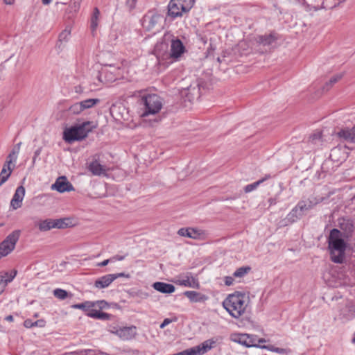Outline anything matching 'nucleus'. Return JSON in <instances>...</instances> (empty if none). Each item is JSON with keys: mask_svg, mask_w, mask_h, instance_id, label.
Segmentation results:
<instances>
[{"mask_svg": "<svg viewBox=\"0 0 355 355\" xmlns=\"http://www.w3.org/2000/svg\"><path fill=\"white\" fill-rule=\"evenodd\" d=\"M139 104L141 107V117L153 116V123H158L160 121L161 118L156 116V114L159 112L163 106V101L160 96L155 94H146L141 91L138 92Z\"/></svg>", "mask_w": 355, "mask_h": 355, "instance_id": "f257e3e1", "label": "nucleus"}, {"mask_svg": "<svg viewBox=\"0 0 355 355\" xmlns=\"http://www.w3.org/2000/svg\"><path fill=\"white\" fill-rule=\"evenodd\" d=\"M342 232L338 229L331 230L328 237V248L333 262L342 263L345 259L347 243Z\"/></svg>", "mask_w": 355, "mask_h": 355, "instance_id": "f03ea898", "label": "nucleus"}, {"mask_svg": "<svg viewBox=\"0 0 355 355\" xmlns=\"http://www.w3.org/2000/svg\"><path fill=\"white\" fill-rule=\"evenodd\" d=\"M171 41L170 57L178 58L184 52L185 48L180 39L175 38L172 35L167 33L163 37V41L155 45V51L157 55H162L168 49V43L166 40Z\"/></svg>", "mask_w": 355, "mask_h": 355, "instance_id": "7ed1b4c3", "label": "nucleus"}, {"mask_svg": "<svg viewBox=\"0 0 355 355\" xmlns=\"http://www.w3.org/2000/svg\"><path fill=\"white\" fill-rule=\"evenodd\" d=\"M96 128L92 121H85L73 125L64 131L63 139L68 143L85 139L88 133Z\"/></svg>", "mask_w": 355, "mask_h": 355, "instance_id": "20e7f679", "label": "nucleus"}, {"mask_svg": "<svg viewBox=\"0 0 355 355\" xmlns=\"http://www.w3.org/2000/svg\"><path fill=\"white\" fill-rule=\"evenodd\" d=\"M318 203L319 200L313 197L299 201L297 205L288 214V220L294 222L301 218Z\"/></svg>", "mask_w": 355, "mask_h": 355, "instance_id": "39448f33", "label": "nucleus"}, {"mask_svg": "<svg viewBox=\"0 0 355 355\" xmlns=\"http://www.w3.org/2000/svg\"><path fill=\"white\" fill-rule=\"evenodd\" d=\"M223 306L232 317L239 318L244 312L243 294L230 295L223 302Z\"/></svg>", "mask_w": 355, "mask_h": 355, "instance_id": "423d86ee", "label": "nucleus"}, {"mask_svg": "<svg viewBox=\"0 0 355 355\" xmlns=\"http://www.w3.org/2000/svg\"><path fill=\"white\" fill-rule=\"evenodd\" d=\"M164 17L155 10L148 11L142 19V26L146 31L155 32L162 27Z\"/></svg>", "mask_w": 355, "mask_h": 355, "instance_id": "0eeeda50", "label": "nucleus"}, {"mask_svg": "<svg viewBox=\"0 0 355 355\" xmlns=\"http://www.w3.org/2000/svg\"><path fill=\"white\" fill-rule=\"evenodd\" d=\"M20 233V230L13 231L0 243V259L8 255L15 249Z\"/></svg>", "mask_w": 355, "mask_h": 355, "instance_id": "6e6552de", "label": "nucleus"}, {"mask_svg": "<svg viewBox=\"0 0 355 355\" xmlns=\"http://www.w3.org/2000/svg\"><path fill=\"white\" fill-rule=\"evenodd\" d=\"M192 6H186L182 0H171L168 6V14L175 18L181 17L183 12H187Z\"/></svg>", "mask_w": 355, "mask_h": 355, "instance_id": "1a4fd4ad", "label": "nucleus"}, {"mask_svg": "<svg viewBox=\"0 0 355 355\" xmlns=\"http://www.w3.org/2000/svg\"><path fill=\"white\" fill-rule=\"evenodd\" d=\"M217 340L214 338L204 341L201 345L188 349L190 355H202L216 346Z\"/></svg>", "mask_w": 355, "mask_h": 355, "instance_id": "9d476101", "label": "nucleus"}, {"mask_svg": "<svg viewBox=\"0 0 355 355\" xmlns=\"http://www.w3.org/2000/svg\"><path fill=\"white\" fill-rule=\"evenodd\" d=\"M51 189L60 193L74 190L73 185L67 180L65 176L59 177L55 182L51 185Z\"/></svg>", "mask_w": 355, "mask_h": 355, "instance_id": "9b49d317", "label": "nucleus"}, {"mask_svg": "<svg viewBox=\"0 0 355 355\" xmlns=\"http://www.w3.org/2000/svg\"><path fill=\"white\" fill-rule=\"evenodd\" d=\"M340 140L348 143H355V125L352 128H343L336 132Z\"/></svg>", "mask_w": 355, "mask_h": 355, "instance_id": "f8f14e48", "label": "nucleus"}, {"mask_svg": "<svg viewBox=\"0 0 355 355\" xmlns=\"http://www.w3.org/2000/svg\"><path fill=\"white\" fill-rule=\"evenodd\" d=\"M24 196L25 188L23 186L18 187L10 201V207L15 210L18 208H20L22 205V201Z\"/></svg>", "mask_w": 355, "mask_h": 355, "instance_id": "ddd939ff", "label": "nucleus"}, {"mask_svg": "<svg viewBox=\"0 0 355 355\" xmlns=\"http://www.w3.org/2000/svg\"><path fill=\"white\" fill-rule=\"evenodd\" d=\"M115 334L123 340H131L137 334L136 327H125L116 329Z\"/></svg>", "mask_w": 355, "mask_h": 355, "instance_id": "4468645a", "label": "nucleus"}, {"mask_svg": "<svg viewBox=\"0 0 355 355\" xmlns=\"http://www.w3.org/2000/svg\"><path fill=\"white\" fill-rule=\"evenodd\" d=\"M88 169L94 175L100 176L107 175V168L101 164L97 159H94L89 163Z\"/></svg>", "mask_w": 355, "mask_h": 355, "instance_id": "2eb2a0df", "label": "nucleus"}, {"mask_svg": "<svg viewBox=\"0 0 355 355\" xmlns=\"http://www.w3.org/2000/svg\"><path fill=\"white\" fill-rule=\"evenodd\" d=\"M71 35V28L66 27L58 36V40L56 44V48L60 51H62L65 47L66 44L69 42Z\"/></svg>", "mask_w": 355, "mask_h": 355, "instance_id": "dca6fc26", "label": "nucleus"}, {"mask_svg": "<svg viewBox=\"0 0 355 355\" xmlns=\"http://www.w3.org/2000/svg\"><path fill=\"white\" fill-rule=\"evenodd\" d=\"M178 234L181 236L191 238L193 239H198L203 232L199 230L194 228H180Z\"/></svg>", "mask_w": 355, "mask_h": 355, "instance_id": "f3484780", "label": "nucleus"}, {"mask_svg": "<svg viewBox=\"0 0 355 355\" xmlns=\"http://www.w3.org/2000/svg\"><path fill=\"white\" fill-rule=\"evenodd\" d=\"M153 288L155 290L165 294L172 293L175 290V288L173 284L161 282H155L153 284Z\"/></svg>", "mask_w": 355, "mask_h": 355, "instance_id": "a211bd4d", "label": "nucleus"}, {"mask_svg": "<svg viewBox=\"0 0 355 355\" xmlns=\"http://www.w3.org/2000/svg\"><path fill=\"white\" fill-rule=\"evenodd\" d=\"M116 279L111 274L104 275L95 281V286L98 288H104L107 287L112 282Z\"/></svg>", "mask_w": 355, "mask_h": 355, "instance_id": "6ab92c4d", "label": "nucleus"}, {"mask_svg": "<svg viewBox=\"0 0 355 355\" xmlns=\"http://www.w3.org/2000/svg\"><path fill=\"white\" fill-rule=\"evenodd\" d=\"M245 347H258L261 348L260 343H266V340L263 338H259L257 336L245 334Z\"/></svg>", "mask_w": 355, "mask_h": 355, "instance_id": "aec40b11", "label": "nucleus"}, {"mask_svg": "<svg viewBox=\"0 0 355 355\" xmlns=\"http://www.w3.org/2000/svg\"><path fill=\"white\" fill-rule=\"evenodd\" d=\"M12 164V163L8 162V160H6L3 164V168L0 173V180H1V183L6 182L10 177L15 166V164H13L12 167H11Z\"/></svg>", "mask_w": 355, "mask_h": 355, "instance_id": "412c9836", "label": "nucleus"}, {"mask_svg": "<svg viewBox=\"0 0 355 355\" xmlns=\"http://www.w3.org/2000/svg\"><path fill=\"white\" fill-rule=\"evenodd\" d=\"M340 227L343 231L342 233L344 236L347 237L348 235L354 230V225L349 219L343 218L340 220Z\"/></svg>", "mask_w": 355, "mask_h": 355, "instance_id": "4be33fe9", "label": "nucleus"}, {"mask_svg": "<svg viewBox=\"0 0 355 355\" xmlns=\"http://www.w3.org/2000/svg\"><path fill=\"white\" fill-rule=\"evenodd\" d=\"M184 295L192 302H204L207 299L205 295L194 291H185Z\"/></svg>", "mask_w": 355, "mask_h": 355, "instance_id": "5701e85b", "label": "nucleus"}, {"mask_svg": "<svg viewBox=\"0 0 355 355\" xmlns=\"http://www.w3.org/2000/svg\"><path fill=\"white\" fill-rule=\"evenodd\" d=\"M87 315L93 318L99 319L102 320H107L110 319V315L108 313L101 312L96 308H91L89 312L87 313Z\"/></svg>", "mask_w": 355, "mask_h": 355, "instance_id": "b1692460", "label": "nucleus"}, {"mask_svg": "<svg viewBox=\"0 0 355 355\" xmlns=\"http://www.w3.org/2000/svg\"><path fill=\"white\" fill-rule=\"evenodd\" d=\"M270 178V175H266L264 178L259 180L258 181L246 185L245 186V193L251 192V191L255 190L261 184H262L263 182H265L266 180H267Z\"/></svg>", "mask_w": 355, "mask_h": 355, "instance_id": "393cba45", "label": "nucleus"}, {"mask_svg": "<svg viewBox=\"0 0 355 355\" xmlns=\"http://www.w3.org/2000/svg\"><path fill=\"white\" fill-rule=\"evenodd\" d=\"M21 144V143L19 142L14 146L12 151L10 153V154L7 157L6 160H8V162L12 163V162H16L17 155L20 150Z\"/></svg>", "mask_w": 355, "mask_h": 355, "instance_id": "a878e982", "label": "nucleus"}, {"mask_svg": "<svg viewBox=\"0 0 355 355\" xmlns=\"http://www.w3.org/2000/svg\"><path fill=\"white\" fill-rule=\"evenodd\" d=\"M21 144V143L19 142L14 146L12 151L10 153V154L7 157L6 160H8V162L12 163V162H16L17 155L20 150Z\"/></svg>", "mask_w": 355, "mask_h": 355, "instance_id": "bb28decb", "label": "nucleus"}, {"mask_svg": "<svg viewBox=\"0 0 355 355\" xmlns=\"http://www.w3.org/2000/svg\"><path fill=\"white\" fill-rule=\"evenodd\" d=\"M21 144V143L19 142L14 146L12 151L10 153V154L7 157L6 160H8V162L12 163V162H16L17 155L20 150Z\"/></svg>", "mask_w": 355, "mask_h": 355, "instance_id": "cd10ccee", "label": "nucleus"}, {"mask_svg": "<svg viewBox=\"0 0 355 355\" xmlns=\"http://www.w3.org/2000/svg\"><path fill=\"white\" fill-rule=\"evenodd\" d=\"M276 40L277 37L274 34L265 35L259 37V42L263 45H270Z\"/></svg>", "mask_w": 355, "mask_h": 355, "instance_id": "c85d7f7f", "label": "nucleus"}, {"mask_svg": "<svg viewBox=\"0 0 355 355\" xmlns=\"http://www.w3.org/2000/svg\"><path fill=\"white\" fill-rule=\"evenodd\" d=\"M95 306H96V304H94V302H89V301H87V302H85L80 303V304H74L72 306V307L74 309L83 310L84 311L86 312V313L87 312H89V311L91 309V308H94Z\"/></svg>", "mask_w": 355, "mask_h": 355, "instance_id": "c756f323", "label": "nucleus"}, {"mask_svg": "<svg viewBox=\"0 0 355 355\" xmlns=\"http://www.w3.org/2000/svg\"><path fill=\"white\" fill-rule=\"evenodd\" d=\"M99 101L100 100L98 98H88L85 101H82L80 103L84 111L85 110L93 107L98 104Z\"/></svg>", "mask_w": 355, "mask_h": 355, "instance_id": "7c9ffc66", "label": "nucleus"}, {"mask_svg": "<svg viewBox=\"0 0 355 355\" xmlns=\"http://www.w3.org/2000/svg\"><path fill=\"white\" fill-rule=\"evenodd\" d=\"M16 273H17V272L15 271L14 275H12L10 274L9 277H8V272L0 273V286H3V288H4L5 286H6V284L8 282H10L13 279V278L16 275Z\"/></svg>", "mask_w": 355, "mask_h": 355, "instance_id": "2f4dec72", "label": "nucleus"}, {"mask_svg": "<svg viewBox=\"0 0 355 355\" xmlns=\"http://www.w3.org/2000/svg\"><path fill=\"white\" fill-rule=\"evenodd\" d=\"M38 227L41 231H48L53 228V220L46 219L42 220L38 224Z\"/></svg>", "mask_w": 355, "mask_h": 355, "instance_id": "473e14b6", "label": "nucleus"}, {"mask_svg": "<svg viewBox=\"0 0 355 355\" xmlns=\"http://www.w3.org/2000/svg\"><path fill=\"white\" fill-rule=\"evenodd\" d=\"M100 15L99 10L97 8L94 9L93 15L91 19V29L92 32L95 31L98 26V20Z\"/></svg>", "mask_w": 355, "mask_h": 355, "instance_id": "72a5a7b5", "label": "nucleus"}, {"mask_svg": "<svg viewBox=\"0 0 355 355\" xmlns=\"http://www.w3.org/2000/svg\"><path fill=\"white\" fill-rule=\"evenodd\" d=\"M261 348L266 349L270 352H276L279 354H284L288 353V350L286 349L276 347L273 345H263L262 347H261Z\"/></svg>", "mask_w": 355, "mask_h": 355, "instance_id": "f704fd0d", "label": "nucleus"}, {"mask_svg": "<svg viewBox=\"0 0 355 355\" xmlns=\"http://www.w3.org/2000/svg\"><path fill=\"white\" fill-rule=\"evenodd\" d=\"M322 139V133L320 131L313 132L309 137V141L313 144H318Z\"/></svg>", "mask_w": 355, "mask_h": 355, "instance_id": "c9c22d12", "label": "nucleus"}, {"mask_svg": "<svg viewBox=\"0 0 355 355\" xmlns=\"http://www.w3.org/2000/svg\"><path fill=\"white\" fill-rule=\"evenodd\" d=\"M53 295L60 300H64L68 297V293L63 289L56 288L53 291Z\"/></svg>", "mask_w": 355, "mask_h": 355, "instance_id": "e433bc0d", "label": "nucleus"}, {"mask_svg": "<svg viewBox=\"0 0 355 355\" xmlns=\"http://www.w3.org/2000/svg\"><path fill=\"white\" fill-rule=\"evenodd\" d=\"M193 281V278L185 276L182 279H178V283L181 286L191 287L192 286V282Z\"/></svg>", "mask_w": 355, "mask_h": 355, "instance_id": "4c0bfd02", "label": "nucleus"}, {"mask_svg": "<svg viewBox=\"0 0 355 355\" xmlns=\"http://www.w3.org/2000/svg\"><path fill=\"white\" fill-rule=\"evenodd\" d=\"M69 112L73 114L81 113L83 110L80 102L73 104L69 109Z\"/></svg>", "mask_w": 355, "mask_h": 355, "instance_id": "58836bf2", "label": "nucleus"}, {"mask_svg": "<svg viewBox=\"0 0 355 355\" xmlns=\"http://www.w3.org/2000/svg\"><path fill=\"white\" fill-rule=\"evenodd\" d=\"M68 224L66 219H56L53 220V228L64 229L67 227Z\"/></svg>", "mask_w": 355, "mask_h": 355, "instance_id": "ea45409f", "label": "nucleus"}, {"mask_svg": "<svg viewBox=\"0 0 355 355\" xmlns=\"http://www.w3.org/2000/svg\"><path fill=\"white\" fill-rule=\"evenodd\" d=\"M231 339L234 342L244 345V334H234L231 336Z\"/></svg>", "mask_w": 355, "mask_h": 355, "instance_id": "a19ab883", "label": "nucleus"}, {"mask_svg": "<svg viewBox=\"0 0 355 355\" xmlns=\"http://www.w3.org/2000/svg\"><path fill=\"white\" fill-rule=\"evenodd\" d=\"M82 0H71L70 8L72 11L77 12L80 6Z\"/></svg>", "mask_w": 355, "mask_h": 355, "instance_id": "79ce46f5", "label": "nucleus"}, {"mask_svg": "<svg viewBox=\"0 0 355 355\" xmlns=\"http://www.w3.org/2000/svg\"><path fill=\"white\" fill-rule=\"evenodd\" d=\"M342 74H336L330 78L329 81L327 83V86H331L334 83H337L342 78Z\"/></svg>", "mask_w": 355, "mask_h": 355, "instance_id": "37998d69", "label": "nucleus"}, {"mask_svg": "<svg viewBox=\"0 0 355 355\" xmlns=\"http://www.w3.org/2000/svg\"><path fill=\"white\" fill-rule=\"evenodd\" d=\"M177 318L174 317L173 318H165L162 323L160 324L159 327L161 329H164L166 325L169 324L170 323L173 322L177 321Z\"/></svg>", "mask_w": 355, "mask_h": 355, "instance_id": "c03bdc74", "label": "nucleus"}, {"mask_svg": "<svg viewBox=\"0 0 355 355\" xmlns=\"http://www.w3.org/2000/svg\"><path fill=\"white\" fill-rule=\"evenodd\" d=\"M94 302V304H96V306L94 308H98L100 309H105L108 306L107 303L104 300L96 301V302Z\"/></svg>", "mask_w": 355, "mask_h": 355, "instance_id": "a18cd8bd", "label": "nucleus"}, {"mask_svg": "<svg viewBox=\"0 0 355 355\" xmlns=\"http://www.w3.org/2000/svg\"><path fill=\"white\" fill-rule=\"evenodd\" d=\"M244 275V267L239 268L236 272L234 273V276L236 277H242Z\"/></svg>", "mask_w": 355, "mask_h": 355, "instance_id": "49530a36", "label": "nucleus"}, {"mask_svg": "<svg viewBox=\"0 0 355 355\" xmlns=\"http://www.w3.org/2000/svg\"><path fill=\"white\" fill-rule=\"evenodd\" d=\"M46 322L41 319L37 320L35 322H33V327H44L45 326Z\"/></svg>", "mask_w": 355, "mask_h": 355, "instance_id": "de8ad7c7", "label": "nucleus"}, {"mask_svg": "<svg viewBox=\"0 0 355 355\" xmlns=\"http://www.w3.org/2000/svg\"><path fill=\"white\" fill-rule=\"evenodd\" d=\"M112 275H113L114 277H116V279H117L118 277H126V278H130V275L129 274H125L124 272H120V273H116V274H111Z\"/></svg>", "mask_w": 355, "mask_h": 355, "instance_id": "09e8293b", "label": "nucleus"}, {"mask_svg": "<svg viewBox=\"0 0 355 355\" xmlns=\"http://www.w3.org/2000/svg\"><path fill=\"white\" fill-rule=\"evenodd\" d=\"M24 325L26 328H31L33 327V322L30 319H27L24 322Z\"/></svg>", "mask_w": 355, "mask_h": 355, "instance_id": "8fccbe9b", "label": "nucleus"}, {"mask_svg": "<svg viewBox=\"0 0 355 355\" xmlns=\"http://www.w3.org/2000/svg\"><path fill=\"white\" fill-rule=\"evenodd\" d=\"M234 278L232 277H225V284L227 286H231L233 284Z\"/></svg>", "mask_w": 355, "mask_h": 355, "instance_id": "3c124183", "label": "nucleus"}, {"mask_svg": "<svg viewBox=\"0 0 355 355\" xmlns=\"http://www.w3.org/2000/svg\"><path fill=\"white\" fill-rule=\"evenodd\" d=\"M110 262H112L111 259H108L104 260L102 262L98 263L96 264V266H98V267H103V266H107Z\"/></svg>", "mask_w": 355, "mask_h": 355, "instance_id": "603ef678", "label": "nucleus"}, {"mask_svg": "<svg viewBox=\"0 0 355 355\" xmlns=\"http://www.w3.org/2000/svg\"><path fill=\"white\" fill-rule=\"evenodd\" d=\"M110 259H111L112 262H114L116 261H122L125 259V256L115 255Z\"/></svg>", "mask_w": 355, "mask_h": 355, "instance_id": "864d4df0", "label": "nucleus"}, {"mask_svg": "<svg viewBox=\"0 0 355 355\" xmlns=\"http://www.w3.org/2000/svg\"><path fill=\"white\" fill-rule=\"evenodd\" d=\"M268 202L269 203V206L270 207L277 203V198H270L268 199Z\"/></svg>", "mask_w": 355, "mask_h": 355, "instance_id": "5fc2aeb1", "label": "nucleus"}, {"mask_svg": "<svg viewBox=\"0 0 355 355\" xmlns=\"http://www.w3.org/2000/svg\"><path fill=\"white\" fill-rule=\"evenodd\" d=\"M136 0H128V5L130 8H135Z\"/></svg>", "mask_w": 355, "mask_h": 355, "instance_id": "6e6d98bb", "label": "nucleus"}, {"mask_svg": "<svg viewBox=\"0 0 355 355\" xmlns=\"http://www.w3.org/2000/svg\"><path fill=\"white\" fill-rule=\"evenodd\" d=\"M40 153H41V149H37L35 152V155H34V157H33V162H35L36 157L40 154Z\"/></svg>", "mask_w": 355, "mask_h": 355, "instance_id": "4d7b16f0", "label": "nucleus"}, {"mask_svg": "<svg viewBox=\"0 0 355 355\" xmlns=\"http://www.w3.org/2000/svg\"><path fill=\"white\" fill-rule=\"evenodd\" d=\"M4 3L7 5H12L15 3V0H3Z\"/></svg>", "mask_w": 355, "mask_h": 355, "instance_id": "13d9d810", "label": "nucleus"}, {"mask_svg": "<svg viewBox=\"0 0 355 355\" xmlns=\"http://www.w3.org/2000/svg\"><path fill=\"white\" fill-rule=\"evenodd\" d=\"M5 320L8 321V322H12L13 321V317L12 315H8L5 318Z\"/></svg>", "mask_w": 355, "mask_h": 355, "instance_id": "bf43d9fd", "label": "nucleus"}, {"mask_svg": "<svg viewBox=\"0 0 355 355\" xmlns=\"http://www.w3.org/2000/svg\"><path fill=\"white\" fill-rule=\"evenodd\" d=\"M52 0H42V3L44 5H48L51 2Z\"/></svg>", "mask_w": 355, "mask_h": 355, "instance_id": "052dcab7", "label": "nucleus"}, {"mask_svg": "<svg viewBox=\"0 0 355 355\" xmlns=\"http://www.w3.org/2000/svg\"><path fill=\"white\" fill-rule=\"evenodd\" d=\"M250 270V268H249V267H246V266H245V274H246V273L248 272V270Z\"/></svg>", "mask_w": 355, "mask_h": 355, "instance_id": "680f3d73", "label": "nucleus"}, {"mask_svg": "<svg viewBox=\"0 0 355 355\" xmlns=\"http://www.w3.org/2000/svg\"><path fill=\"white\" fill-rule=\"evenodd\" d=\"M3 286H0V294L3 292Z\"/></svg>", "mask_w": 355, "mask_h": 355, "instance_id": "e2e57ef3", "label": "nucleus"}, {"mask_svg": "<svg viewBox=\"0 0 355 355\" xmlns=\"http://www.w3.org/2000/svg\"><path fill=\"white\" fill-rule=\"evenodd\" d=\"M34 316L37 318V317H38V314H37V313H36V314H35V315H34Z\"/></svg>", "mask_w": 355, "mask_h": 355, "instance_id": "0e129e2a", "label": "nucleus"}, {"mask_svg": "<svg viewBox=\"0 0 355 355\" xmlns=\"http://www.w3.org/2000/svg\"><path fill=\"white\" fill-rule=\"evenodd\" d=\"M3 183H1V180H0V186L3 184Z\"/></svg>", "mask_w": 355, "mask_h": 355, "instance_id": "69168bd1", "label": "nucleus"}, {"mask_svg": "<svg viewBox=\"0 0 355 355\" xmlns=\"http://www.w3.org/2000/svg\"><path fill=\"white\" fill-rule=\"evenodd\" d=\"M1 327V326L0 325V328Z\"/></svg>", "mask_w": 355, "mask_h": 355, "instance_id": "338daca9", "label": "nucleus"}]
</instances>
